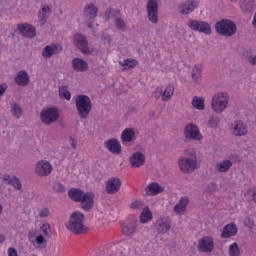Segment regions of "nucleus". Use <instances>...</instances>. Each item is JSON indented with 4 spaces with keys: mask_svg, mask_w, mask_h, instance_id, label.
<instances>
[{
    "mask_svg": "<svg viewBox=\"0 0 256 256\" xmlns=\"http://www.w3.org/2000/svg\"><path fill=\"white\" fill-rule=\"evenodd\" d=\"M229 107V94L220 92L212 98V109L215 113H223Z\"/></svg>",
    "mask_w": 256,
    "mask_h": 256,
    "instance_id": "obj_5",
    "label": "nucleus"
},
{
    "mask_svg": "<svg viewBox=\"0 0 256 256\" xmlns=\"http://www.w3.org/2000/svg\"><path fill=\"white\" fill-rule=\"evenodd\" d=\"M115 25H116L117 29H119L120 31L125 30V22L123 20H121V18H117L115 20Z\"/></svg>",
    "mask_w": 256,
    "mask_h": 256,
    "instance_id": "obj_44",
    "label": "nucleus"
},
{
    "mask_svg": "<svg viewBox=\"0 0 256 256\" xmlns=\"http://www.w3.org/2000/svg\"><path fill=\"white\" fill-rule=\"evenodd\" d=\"M119 65H121V67H124V71L127 69H135V67H137V65H139V62L133 58H127L124 59L123 61L119 62Z\"/></svg>",
    "mask_w": 256,
    "mask_h": 256,
    "instance_id": "obj_31",
    "label": "nucleus"
},
{
    "mask_svg": "<svg viewBox=\"0 0 256 256\" xmlns=\"http://www.w3.org/2000/svg\"><path fill=\"white\" fill-rule=\"evenodd\" d=\"M175 95V86L173 84H168L166 88L163 90L161 87H156L153 92V97L157 101L161 99L164 103L167 101H171V98Z\"/></svg>",
    "mask_w": 256,
    "mask_h": 256,
    "instance_id": "obj_6",
    "label": "nucleus"
},
{
    "mask_svg": "<svg viewBox=\"0 0 256 256\" xmlns=\"http://www.w3.org/2000/svg\"><path fill=\"white\" fill-rule=\"evenodd\" d=\"M219 117H211L208 121V127H211L212 129H215L217 125H219Z\"/></svg>",
    "mask_w": 256,
    "mask_h": 256,
    "instance_id": "obj_42",
    "label": "nucleus"
},
{
    "mask_svg": "<svg viewBox=\"0 0 256 256\" xmlns=\"http://www.w3.org/2000/svg\"><path fill=\"white\" fill-rule=\"evenodd\" d=\"M233 3H235V1H237V0H231Z\"/></svg>",
    "mask_w": 256,
    "mask_h": 256,
    "instance_id": "obj_60",
    "label": "nucleus"
},
{
    "mask_svg": "<svg viewBox=\"0 0 256 256\" xmlns=\"http://www.w3.org/2000/svg\"><path fill=\"white\" fill-rule=\"evenodd\" d=\"M235 235H237V225L231 223L224 227L221 237L222 239H229V237H235Z\"/></svg>",
    "mask_w": 256,
    "mask_h": 256,
    "instance_id": "obj_27",
    "label": "nucleus"
},
{
    "mask_svg": "<svg viewBox=\"0 0 256 256\" xmlns=\"http://www.w3.org/2000/svg\"><path fill=\"white\" fill-rule=\"evenodd\" d=\"M197 249L200 253H211L213 249H215V241L213 240V237L204 236L198 241Z\"/></svg>",
    "mask_w": 256,
    "mask_h": 256,
    "instance_id": "obj_12",
    "label": "nucleus"
},
{
    "mask_svg": "<svg viewBox=\"0 0 256 256\" xmlns=\"http://www.w3.org/2000/svg\"><path fill=\"white\" fill-rule=\"evenodd\" d=\"M15 83H17V85H20V87H27V85H29V74L27 73V71H19L15 77Z\"/></svg>",
    "mask_w": 256,
    "mask_h": 256,
    "instance_id": "obj_26",
    "label": "nucleus"
},
{
    "mask_svg": "<svg viewBox=\"0 0 256 256\" xmlns=\"http://www.w3.org/2000/svg\"><path fill=\"white\" fill-rule=\"evenodd\" d=\"M68 197L76 203H81V208L84 211H90V209H93L95 195L91 192L85 193L81 189L71 188L68 192Z\"/></svg>",
    "mask_w": 256,
    "mask_h": 256,
    "instance_id": "obj_1",
    "label": "nucleus"
},
{
    "mask_svg": "<svg viewBox=\"0 0 256 256\" xmlns=\"http://www.w3.org/2000/svg\"><path fill=\"white\" fill-rule=\"evenodd\" d=\"M188 27H190L192 31H198V33H203L204 35H211V25L207 22L190 20L188 22Z\"/></svg>",
    "mask_w": 256,
    "mask_h": 256,
    "instance_id": "obj_11",
    "label": "nucleus"
},
{
    "mask_svg": "<svg viewBox=\"0 0 256 256\" xmlns=\"http://www.w3.org/2000/svg\"><path fill=\"white\" fill-rule=\"evenodd\" d=\"M199 7V1L197 0H190L186 1L180 6V12L182 15H189V13H193L195 9Z\"/></svg>",
    "mask_w": 256,
    "mask_h": 256,
    "instance_id": "obj_20",
    "label": "nucleus"
},
{
    "mask_svg": "<svg viewBox=\"0 0 256 256\" xmlns=\"http://www.w3.org/2000/svg\"><path fill=\"white\" fill-rule=\"evenodd\" d=\"M233 133L236 137H241L242 135H247V126L243 121L238 120L234 123Z\"/></svg>",
    "mask_w": 256,
    "mask_h": 256,
    "instance_id": "obj_29",
    "label": "nucleus"
},
{
    "mask_svg": "<svg viewBox=\"0 0 256 256\" xmlns=\"http://www.w3.org/2000/svg\"><path fill=\"white\" fill-rule=\"evenodd\" d=\"M4 181H7L8 184L15 187V189L21 190L23 187V185L21 184V181L17 177H11L9 175H4Z\"/></svg>",
    "mask_w": 256,
    "mask_h": 256,
    "instance_id": "obj_37",
    "label": "nucleus"
},
{
    "mask_svg": "<svg viewBox=\"0 0 256 256\" xmlns=\"http://www.w3.org/2000/svg\"><path fill=\"white\" fill-rule=\"evenodd\" d=\"M72 67L74 71H77L78 73H83L89 69V64L87 61L81 59V58H74L72 60Z\"/></svg>",
    "mask_w": 256,
    "mask_h": 256,
    "instance_id": "obj_23",
    "label": "nucleus"
},
{
    "mask_svg": "<svg viewBox=\"0 0 256 256\" xmlns=\"http://www.w3.org/2000/svg\"><path fill=\"white\" fill-rule=\"evenodd\" d=\"M39 217H41L42 219L45 217H49V209L44 208V209L40 210Z\"/></svg>",
    "mask_w": 256,
    "mask_h": 256,
    "instance_id": "obj_48",
    "label": "nucleus"
},
{
    "mask_svg": "<svg viewBox=\"0 0 256 256\" xmlns=\"http://www.w3.org/2000/svg\"><path fill=\"white\" fill-rule=\"evenodd\" d=\"M250 65H256V55H250L248 58Z\"/></svg>",
    "mask_w": 256,
    "mask_h": 256,
    "instance_id": "obj_53",
    "label": "nucleus"
},
{
    "mask_svg": "<svg viewBox=\"0 0 256 256\" xmlns=\"http://www.w3.org/2000/svg\"><path fill=\"white\" fill-rule=\"evenodd\" d=\"M184 135L186 139H192L194 141H201L203 139V135H201L199 127H197V125L194 124H188L185 127Z\"/></svg>",
    "mask_w": 256,
    "mask_h": 256,
    "instance_id": "obj_13",
    "label": "nucleus"
},
{
    "mask_svg": "<svg viewBox=\"0 0 256 256\" xmlns=\"http://www.w3.org/2000/svg\"><path fill=\"white\" fill-rule=\"evenodd\" d=\"M115 10H107L106 11V14H105V17H106V19H111L112 17H113V15H115Z\"/></svg>",
    "mask_w": 256,
    "mask_h": 256,
    "instance_id": "obj_52",
    "label": "nucleus"
},
{
    "mask_svg": "<svg viewBox=\"0 0 256 256\" xmlns=\"http://www.w3.org/2000/svg\"><path fill=\"white\" fill-rule=\"evenodd\" d=\"M130 165L131 167L139 168L145 165V154L141 152H135L130 157Z\"/></svg>",
    "mask_w": 256,
    "mask_h": 256,
    "instance_id": "obj_22",
    "label": "nucleus"
},
{
    "mask_svg": "<svg viewBox=\"0 0 256 256\" xmlns=\"http://www.w3.org/2000/svg\"><path fill=\"white\" fill-rule=\"evenodd\" d=\"M244 225H246V227H249V229H251V227H253V220H251V218H245Z\"/></svg>",
    "mask_w": 256,
    "mask_h": 256,
    "instance_id": "obj_51",
    "label": "nucleus"
},
{
    "mask_svg": "<svg viewBox=\"0 0 256 256\" xmlns=\"http://www.w3.org/2000/svg\"><path fill=\"white\" fill-rule=\"evenodd\" d=\"M45 241V238L43 237V235H38L35 239H34V243H37V245H43V242Z\"/></svg>",
    "mask_w": 256,
    "mask_h": 256,
    "instance_id": "obj_49",
    "label": "nucleus"
},
{
    "mask_svg": "<svg viewBox=\"0 0 256 256\" xmlns=\"http://www.w3.org/2000/svg\"><path fill=\"white\" fill-rule=\"evenodd\" d=\"M121 190V179L117 177L109 178L106 181V193L108 195H115Z\"/></svg>",
    "mask_w": 256,
    "mask_h": 256,
    "instance_id": "obj_15",
    "label": "nucleus"
},
{
    "mask_svg": "<svg viewBox=\"0 0 256 256\" xmlns=\"http://www.w3.org/2000/svg\"><path fill=\"white\" fill-rule=\"evenodd\" d=\"M50 13L51 8H49V6H43L42 9L39 11L38 19L42 25H45V23H47V18L49 17Z\"/></svg>",
    "mask_w": 256,
    "mask_h": 256,
    "instance_id": "obj_33",
    "label": "nucleus"
},
{
    "mask_svg": "<svg viewBox=\"0 0 256 256\" xmlns=\"http://www.w3.org/2000/svg\"><path fill=\"white\" fill-rule=\"evenodd\" d=\"M102 41L104 43H111V36H102Z\"/></svg>",
    "mask_w": 256,
    "mask_h": 256,
    "instance_id": "obj_55",
    "label": "nucleus"
},
{
    "mask_svg": "<svg viewBox=\"0 0 256 256\" xmlns=\"http://www.w3.org/2000/svg\"><path fill=\"white\" fill-rule=\"evenodd\" d=\"M121 139L123 143H131L135 139V131L131 128H126L121 134Z\"/></svg>",
    "mask_w": 256,
    "mask_h": 256,
    "instance_id": "obj_32",
    "label": "nucleus"
},
{
    "mask_svg": "<svg viewBox=\"0 0 256 256\" xmlns=\"http://www.w3.org/2000/svg\"><path fill=\"white\" fill-rule=\"evenodd\" d=\"M37 237V230H31L29 233H28V238H29V241H31L33 243V245H35V238Z\"/></svg>",
    "mask_w": 256,
    "mask_h": 256,
    "instance_id": "obj_47",
    "label": "nucleus"
},
{
    "mask_svg": "<svg viewBox=\"0 0 256 256\" xmlns=\"http://www.w3.org/2000/svg\"><path fill=\"white\" fill-rule=\"evenodd\" d=\"M147 15L150 23L157 25L159 23V2L149 0L147 3Z\"/></svg>",
    "mask_w": 256,
    "mask_h": 256,
    "instance_id": "obj_8",
    "label": "nucleus"
},
{
    "mask_svg": "<svg viewBox=\"0 0 256 256\" xmlns=\"http://www.w3.org/2000/svg\"><path fill=\"white\" fill-rule=\"evenodd\" d=\"M187 205H189V198L186 196L180 198L179 203L174 206L176 215H184L187 211Z\"/></svg>",
    "mask_w": 256,
    "mask_h": 256,
    "instance_id": "obj_25",
    "label": "nucleus"
},
{
    "mask_svg": "<svg viewBox=\"0 0 256 256\" xmlns=\"http://www.w3.org/2000/svg\"><path fill=\"white\" fill-rule=\"evenodd\" d=\"M59 97L61 99H66V101H71V92H69V88H67V86L59 87Z\"/></svg>",
    "mask_w": 256,
    "mask_h": 256,
    "instance_id": "obj_39",
    "label": "nucleus"
},
{
    "mask_svg": "<svg viewBox=\"0 0 256 256\" xmlns=\"http://www.w3.org/2000/svg\"><path fill=\"white\" fill-rule=\"evenodd\" d=\"M70 141H71V147L73 149H77V142L75 141V139L71 138Z\"/></svg>",
    "mask_w": 256,
    "mask_h": 256,
    "instance_id": "obj_56",
    "label": "nucleus"
},
{
    "mask_svg": "<svg viewBox=\"0 0 256 256\" xmlns=\"http://www.w3.org/2000/svg\"><path fill=\"white\" fill-rule=\"evenodd\" d=\"M106 149L112 153V155H120L122 149H121V143L119 140L115 138H111L108 141L105 142Z\"/></svg>",
    "mask_w": 256,
    "mask_h": 256,
    "instance_id": "obj_18",
    "label": "nucleus"
},
{
    "mask_svg": "<svg viewBox=\"0 0 256 256\" xmlns=\"http://www.w3.org/2000/svg\"><path fill=\"white\" fill-rule=\"evenodd\" d=\"M228 253L230 256L241 255V252L239 250V245H237V243H233L232 245H230Z\"/></svg>",
    "mask_w": 256,
    "mask_h": 256,
    "instance_id": "obj_41",
    "label": "nucleus"
},
{
    "mask_svg": "<svg viewBox=\"0 0 256 256\" xmlns=\"http://www.w3.org/2000/svg\"><path fill=\"white\" fill-rule=\"evenodd\" d=\"M53 171V166L47 160H41L36 164L35 173L39 175V177H47V175H51Z\"/></svg>",
    "mask_w": 256,
    "mask_h": 256,
    "instance_id": "obj_14",
    "label": "nucleus"
},
{
    "mask_svg": "<svg viewBox=\"0 0 256 256\" xmlns=\"http://www.w3.org/2000/svg\"><path fill=\"white\" fill-rule=\"evenodd\" d=\"M17 30L19 31V33H21V35H23V37H28L30 39H33V37L37 35V30H35V27L27 23L18 24Z\"/></svg>",
    "mask_w": 256,
    "mask_h": 256,
    "instance_id": "obj_16",
    "label": "nucleus"
},
{
    "mask_svg": "<svg viewBox=\"0 0 256 256\" xmlns=\"http://www.w3.org/2000/svg\"><path fill=\"white\" fill-rule=\"evenodd\" d=\"M153 219V214L149 207H145L140 214V223H149Z\"/></svg>",
    "mask_w": 256,
    "mask_h": 256,
    "instance_id": "obj_38",
    "label": "nucleus"
},
{
    "mask_svg": "<svg viewBox=\"0 0 256 256\" xmlns=\"http://www.w3.org/2000/svg\"><path fill=\"white\" fill-rule=\"evenodd\" d=\"M88 27L91 29V24H89Z\"/></svg>",
    "mask_w": 256,
    "mask_h": 256,
    "instance_id": "obj_61",
    "label": "nucleus"
},
{
    "mask_svg": "<svg viewBox=\"0 0 256 256\" xmlns=\"http://www.w3.org/2000/svg\"><path fill=\"white\" fill-rule=\"evenodd\" d=\"M131 209H143V202L140 200H136L131 203Z\"/></svg>",
    "mask_w": 256,
    "mask_h": 256,
    "instance_id": "obj_45",
    "label": "nucleus"
},
{
    "mask_svg": "<svg viewBox=\"0 0 256 256\" xmlns=\"http://www.w3.org/2000/svg\"><path fill=\"white\" fill-rule=\"evenodd\" d=\"M163 191V187H161V185H159L157 182H152L145 188V193L149 197L159 195V193H163Z\"/></svg>",
    "mask_w": 256,
    "mask_h": 256,
    "instance_id": "obj_24",
    "label": "nucleus"
},
{
    "mask_svg": "<svg viewBox=\"0 0 256 256\" xmlns=\"http://www.w3.org/2000/svg\"><path fill=\"white\" fill-rule=\"evenodd\" d=\"M155 229L158 233H169L171 231V221L168 217H160L155 223Z\"/></svg>",
    "mask_w": 256,
    "mask_h": 256,
    "instance_id": "obj_17",
    "label": "nucleus"
},
{
    "mask_svg": "<svg viewBox=\"0 0 256 256\" xmlns=\"http://www.w3.org/2000/svg\"><path fill=\"white\" fill-rule=\"evenodd\" d=\"M91 98L87 95H78L76 97V109L80 119H87L92 109Z\"/></svg>",
    "mask_w": 256,
    "mask_h": 256,
    "instance_id": "obj_4",
    "label": "nucleus"
},
{
    "mask_svg": "<svg viewBox=\"0 0 256 256\" xmlns=\"http://www.w3.org/2000/svg\"><path fill=\"white\" fill-rule=\"evenodd\" d=\"M57 53H61V45L50 44L42 50V57L49 59L52 55H57Z\"/></svg>",
    "mask_w": 256,
    "mask_h": 256,
    "instance_id": "obj_21",
    "label": "nucleus"
},
{
    "mask_svg": "<svg viewBox=\"0 0 256 256\" xmlns=\"http://www.w3.org/2000/svg\"><path fill=\"white\" fill-rule=\"evenodd\" d=\"M3 241H5V236L4 235H0V243H3Z\"/></svg>",
    "mask_w": 256,
    "mask_h": 256,
    "instance_id": "obj_58",
    "label": "nucleus"
},
{
    "mask_svg": "<svg viewBox=\"0 0 256 256\" xmlns=\"http://www.w3.org/2000/svg\"><path fill=\"white\" fill-rule=\"evenodd\" d=\"M203 71V65L197 64L192 69V79L195 83H201V73Z\"/></svg>",
    "mask_w": 256,
    "mask_h": 256,
    "instance_id": "obj_34",
    "label": "nucleus"
},
{
    "mask_svg": "<svg viewBox=\"0 0 256 256\" xmlns=\"http://www.w3.org/2000/svg\"><path fill=\"white\" fill-rule=\"evenodd\" d=\"M41 231L47 237V235H49V233H51V225H49V223H44L41 226Z\"/></svg>",
    "mask_w": 256,
    "mask_h": 256,
    "instance_id": "obj_43",
    "label": "nucleus"
},
{
    "mask_svg": "<svg viewBox=\"0 0 256 256\" xmlns=\"http://www.w3.org/2000/svg\"><path fill=\"white\" fill-rule=\"evenodd\" d=\"M192 107L198 111H204L205 109V98L195 96L192 99Z\"/></svg>",
    "mask_w": 256,
    "mask_h": 256,
    "instance_id": "obj_35",
    "label": "nucleus"
},
{
    "mask_svg": "<svg viewBox=\"0 0 256 256\" xmlns=\"http://www.w3.org/2000/svg\"><path fill=\"white\" fill-rule=\"evenodd\" d=\"M243 13H251L255 9V0H243L241 4Z\"/></svg>",
    "mask_w": 256,
    "mask_h": 256,
    "instance_id": "obj_36",
    "label": "nucleus"
},
{
    "mask_svg": "<svg viewBox=\"0 0 256 256\" xmlns=\"http://www.w3.org/2000/svg\"><path fill=\"white\" fill-rule=\"evenodd\" d=\"M11 113L14 115V117H21L23 115V110L21 109V106H19L17 103H12L11 104Z\"/></svg>",
    "mask_w": 256,
    "mask_h": 256,
    "instance_id": "obj_40",
    "label": "nucleus"
},
{
    "mask_svg": "<svg viewBox=\"0 0 256 256\" xmlns=\"http://www.w3.org/2000/svg\"><path fill=\"white\" fill-rule=\"evenodd\" d=\"M8 256H19V254L17 253V249H15L14 247H10L8 249Z\"/></svg>",
    "mask_w": 256,
    "mask_h": 256,
    "instance_id": "obj_50",
    "label": "nucleus"
},
{
    "mask_svg": "<svg viewBox=\"0 0 256 256\" xmlns=\"http://www.w3.org/2000/svg\"><path fill=\"white\" fill-rule=\"evenodd\" d=\"M66 229L70 231V233H74V235L87 233L89 228L85 226V215L79 211L74 212L66 223Z\"/></svg>",
    "mask_w": 256,
    "mask_h": 256,
    "instance_id": "obj_2",
    "label": "nucleus"
},
{
    "mask_svg": "<svg viewBox=\"0 0 256 256\" xmlns=\"http://www.w3.org/2000/svg\"><path fill=\"white\" fill-rule=\"evenodd\" d=\"M216 33L223 37H233L237 33V25L229 19H222L215 24Z\"/></svg>",
    "mask_w": 256,
    "mask_h": 256,
    "instance_id": "obj_3",
    "label": "nucleus"
},
{
    "mask_svg": "<svg viewBox=\"0 0 256 256\" xmlns=\"http://www.w3.org/2000/svg\"><path fill=\"white\" fill-rule=\"evenodd\" d=\"M40 119L45 125H51L52 123H55L57 119H59V109L52 107L43 110L40 114Z\"/></svg>",
    "mask_w": 256,
    "mask_h": 256,
    "instance_id": "obj_9",
    "label": "nucleus"
},
{
    "mask_svg": "<svg viewBox=\"0 0 256 256\" xmlns=\"http://www.w3.org/2000/svg\"><path fill=\"white\" fill-rule=\"evenodd\" d=\"M3 213V205L0 204V215Z\"/></svg>",
    "mask_w": 256,
    "mask_h": 256,
    "instance_id": "obj_59",
    "label": "nucleus"
},
{
    "mask_svg": "<svg viewBox=\"0 0 256 256\" xmlns=\"http://www.w3.org/2000/svg\"><path fill=\"white\" fill-rule=\"evenodd\" d=\"M98 13H99V8L95 6V4L93 3L86 5L84 9V17H86V19H95Z\"/></svg>",
    "mask_w": 256,
    "mask_h": 256,
    "instance_id": "obj_28",
    "label": "nucleus"
},
{
    "mask_svg": "<svg viewBox=\"0 0 256 256\" xmlns=\"http://www.w3.org/2000/svg\"><path fill=\"white\" fill-rule=\"evenodd\" d=\"M53 188L54 191H57V193H64L65 191V186L59 182L55 183Z\"/></svg>",
    "mask_w": 256,
    "mask_h": 256,
    "instance_id": "obj_46",
    "label": "nucleus"
},
{
    "mask_svg": "<svg viewBox=\"0 0 256 256\" xmlns=\"http://www.w3.org/2000/svg\"><path fill=\"white\" fill-rule=\"evenodd\" d=\"M7 90V84H0V97Z\"/></svg>",
    "mask_w": 256,
    "mask_h": 256,
    "instance_id": "obj_54",
    "label": "nucleus"
},
{
    "mask_svg": "<svg viewBox=\"0 0 256 256\" xmlns=\"http://www.w3.org/2000/svg\"><path fill=\"white\" fill-rule=\"evenodd\" d=\"M192 158L182 157L179 159V168L183 173H193L195 169H197V156L195 154H191Z\"/></svg>",
    "mask_w": 256,
    "mask_h": 256,
    "instance_id": "obj_7",
    "label": "nucleus"
},
{
    "mask_svg": "<svg viewBox=\"0 0 256 256\" xmlns=\"http://www.w3.org/2000/svg\"><path fill=\"white\" fill-rule=\"evenodd\" d=\"M74 44L80 49L81 53L84 55H89V47H87V38L81 34H76L74 36Z\"/></svg>",
    "mask_w": 256,
    "mask_h": 256,
    "instance_id": "obj_19",
    "label": "nucleus"
},
{
    "mask_svg": "<svg viewBox=\"0 0 256 256\" xmlns=\"http://www.w3.org/2000/svg\"><path fill=\"white\" fill-rule=\"evenodd\" d=\"M137 219L135 218H127L121 224V231L125 237H131V235H135L137 233Z\"/></svg>",
    "mask_w": 256,
    "mask_h": 256,
    "instance_id": "obj_10",
    "label": "nucleus"
},
{
    "mask_svg": "<svg viewBox=\"0 0 256 256\" xmlns=\"http://www.w3.org/2000/svg\"><path fill=\"white\" fill-rule=\"evenodd\" d=\"M252 25H253L254 29H256V12H255L253 20H252Z\"/></svg>",
    "mask_w": 256,
    "mask_h": 256,
    "instance_id": "obj_57",
    "label": "nucleus"
},
{
    "mask_svg": "<svg viewBox=\"0 0 256 256\" xmlns=\"http://www.w3.org/2000/svg\"><path fill=\"white\" fill-rule=\"evenodd\" d=\"M233 167V162L231 160H223L222 162H219L216 164V171H219V173H227Z\"/></svg>",
    "mask_w": 256,
    "mask_h": 256,
    "instance_id": "obj_30",
    "label": "nucleus"
}]
</instances>
